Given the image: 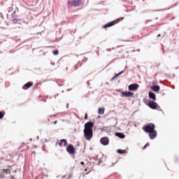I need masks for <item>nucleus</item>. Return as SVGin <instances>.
Instances as JSON below:
<instances>
[{
	"label": "nucleus",
	"mask_w": 179,
	"mask_h": 179,
	"mask_svg": "<svg viewBox=\"0 0 179 179\" xmlns=\"http://www.w3.org/2000/svg\"><path fill=\"white\" fill-rule=\"evenodd\" d=\"M156 126L152 123L144 124L142 127L143 131L146 134H149L150 138L153 140L157 136V131L155 129Z\"/></svg>",
	"instance_id": "nucleus-1"
},
{
	"label": "nucleus",
	"mask_w": 179,
	"mask_h": 179,
	"mask_svg": "<svg viewBox=\"0 0 179 179\" xmlns=\"http://www.w3.org/2000/svg\"><path fill=\"white\" fill-rule=\"evenodd\" d=\"M94 124L92 122H87L85 124L84 138L87 141H90L93 138V127Z\"/></svg>",
	"instance_id": "nucleus-2"
},
{
	"label": "nucleus",
	"mask_w": 179,
	"mask_h": 179,
	"mask_svg": "<svg viewBox=\"0 0 179 179\" xmlns=\"http://www.w3.org/2000/svg\"><path fill=\"white\" fill-rule=\"evenodd\" d=\"M69 5H71V6H80L83 2L82 0H71L68 1Z\"/></svg>",
	"instance_id": "nucleus-3"
},
{
	"label": "nucleus",
	"mask_w": 179,
	"mask_h": 179,
	"mask_svg": "<svg viewBox=\"0 0 179 179\" xmlns=\"http://www.w3.org/2000/svg\"><path fill=\"white\" fill-rule=\"evenodd\" d=\"M120 19H117L114 21H112L110 22H108L103 25V29H108V27H113L115 24H117V23H119Z\"/></svg>",
	"instance_id": "nucleus-4"
},
{
	"label": "nucleus",
	"mask_w": 179,
	"mask_h": 179,
	"mask_svg": "<svg viewBox=\"0 0 179 179\" xmlns=\"http://www.w3.org/2000/svg\"><path fill=\"white\" fill-rule=\"evenodd\" d=\"M147 106H148V107L152 110H157V107H159V105L155 101H149Z\"/></svg>",
	"instance_id": "nucleus-5"
},
{
	"label": "nucleus",
	"mask_w": 179,
	"mask_h": 179,
	"mask_svg": "<svg viewBox=\"0 0 179 179\" xmlns=\"http://www.w3.org/2000/svg\"><path fill=\"white\" fill-rule=\"evenodd\" d=\"M66 152L69 153V155H75V148L72 145V144H69L66 148Z\"/></svg>",
	"instance_id": "nucleus-6"
},
{
	"label": "nucleus",
	"mask_w": 179,
	"mask_h": 179,
	"mask_svg": "<svg viewBox=\"0 0 179 179\" xmlns=\"http://www.w3.org/2000/svg\"><path fill=\"white\" fill-rule=\"evenodd\" d=\"M138 89H139V85L138 84L134 83L128 86V90L130 92H134L135 90H138Z\"/></svg>",
	"instance_id": "nucleus-7"
},
{
	"label": "nucleus",
	"mask_w": 179,
	"mask_h": 179,
	"mask_svg": "<svg viewBox=\"0 0 179 179\" xmlns=\"http://www.w3.org/2000/svg\"><path fill=\"white\" fill-rule=\"evenodd\" d=\"M100 143L101 145H103V146H107V145L110 143V140H108V137H102L100 139Z\"/></svg>",
	"instance_id": "nucleus-8"
},
{
	"label": "nucleus",
	"mask_w": 179,
	"mask_h": 179,
	"mask_svg": "<svg viewBox=\"0 0 179 179\" xmlns=\"http://www.w3.org/2000/svg\"><path fill=\"white\" fill-rule=\"evenodd\" d=\"M8 176V169L0 170V179L5 178Z\"/></svg>",
	"instance_id": "nucleus-9"
},
{
	"label": "nucleus",
	"mask_w": 179,
	"mask_h": 179,
	"mask_svg": "<svg viewBox=\"0 0 179 179\" xmlns=\"http://www.w3.org/2000/svg\"><path fill=\"white\" fill-rule=\"evenodd\" d=\"M122 97H132L134 96V92L129 91H124L122 92Z\"/></svg>",
	"instance_id": "nucleus-10"
},
{
	"label": "nucleus",
	"mask_w": 179,
	"mask_h": 179,
	"mask_svg": "<svg viewBox=\"0 0 179 179\" xmlns=\"http://www.w3.org/2000/svg\"><path fill=\"white\" fill-rule=\"evenodd\" d=\"M33 85H34L33 82H28L23 85L22 89L23 90H27V89H30V87H31Z\"/></svg>",
	"instance_id": "nucleus-11"
},
{
	"label": "nucleus",
	"mask_w": 179,
	"mask_h": 179,
	"mask_svg": "<svg viewBox=\"0 0 179 179\" xmlns=\"http://www.w3.org/2000/svg\"><path fill=\"white\" fill-rule=\"evenodd\" d=\"M63 145L64 146H66V145H68V141H66V139L60 140V142L59 143V146H62Z\"/></svg>",
	"instance_id": "nucleus-12"
},
{
	"label": "nucleus",
	"mask_w": 179,
	"mask_h": 179,
	"mask_svg": "<svg viewBox=\"0 0 179 179\" xmlns=\"http://www.w3.org/2000/svg\"><path fill=\"white\" fill-rule=\"evenodd\" d=\"M151 90H152V92H159L160 87L159 85H154L151 87Z\"/></svg>",
	"instance_id": "nucleus-13"
},
{
	"label": "nucleus",
	"mask_w": 179,
	"mask_h": 179,
	"mask_svg": "<svg viewBox=\"0 0 179 179\" xmlns=\"http://www.w3.org/2000/svg\"><path fill=\"white\" fill-rule=\"evenodd\" d=\"M149 97L152 99L153 101H156V94L153 92H149Z\"/></svg>",
	"instance_id": "nucleus-14"
},
{
	"label": "nucleus",
	"mask_w": 179,
	"mask_h": 179,
	"mask_svg": "<svg viewBox=\"0 0 179 179\" xmlns=\"http://www.w3.org/2000/svg\"><path fill=\"white\" fill-rule=\"evenodd\" d=\"M104 111H106V108H99V109H98V114H99V115H103V114H104Z\"/></svg>",
	"instance_id": "nucleus-15"
},
{
	"label": "nucleus",
	"mask_w": 179,
	"mask_h": 179,
	"mask_svg": "<svg viewBox=\"0 0 179 179\" xmlns=\"http://www.w3.org/2000/svg\"><path fill=\"white\" fill-rule=\"evenodd\" d=\"M122 73H124V71H120V73L116 74L115 76H113L111 79V81L113 82V80H114L115 79H117V78H118V76H120V75H122Z\"/></svg>",
	"instance_id": "nucleus-16"
},
{
	"label": "nucleus",
	"mask_w": 179,
	"mask_h": 179,
	"mask_svg": "<svg viewBox=\"0 0 179 179\" xmlns=\"http://www.w3.org/2000/svg\"><path fill=\"white\" fill-rule=\"evenodd\" d=\"M115 136L120 138V139H124V138H125V135H124V134L122 133H116Z\"/></svg>",
	"instance_id": "nucleus-17"
},
{
	"label": "nucleus",
	"mask_w": 179,
	"mask_h": 179,
	"mask_svg": "<svg viewBox=\"0 0 179 179\" xmlns=\"http://www.w3.org/2000/svg\"><path fill=\"white\" fill-rule=\"evenodd\" d=\"M117 152L120 155H124V153H127V150H117Z\"/></svg>",
	"instance_id": "nucleus-18"
},
{
	"label": "nucleus",
	"mask_w": 179,
	"mask_h": 179,
	"mask_svg": "<svg viewBox=\"0 0 179 179\" xmlns=\"http://www.w3.org/2000/svg\"><path fill=\"white\" fill-rule=\"evenodd\" d=\"M5 115V112H0V120H2Z\"/></svg>",
	"instance_id": "nucleus-19"
},
{
	"label": "nucleus",
	"mask_w": 179,
	"mask_h": 179,
	"mask_svg": "<svg viewBox=\"0 0 179 179\" xmlns=\"http://www.w3.org/2000/svg\"><path fill=\"white\" fill-rule=\"evenodd\" d=\"M53 55H58L59 54V51L58 50H56L52 52Z\"/></svg>",
	"instance_id": "nucleus-20"
},
{
	"label": "nucleus",
	"mask_w": 179,
	"mask_h": 179,
	"mask_svg": "<svg viewBox=\"0 0 179 179\" xmlns=\"http://www.w3.org/2000/svg\"><path fill=\"white\" fill-rule=\"evenodd\" d=\"M148 146H149V143H146L145 145V146L143 147V150H145V149H146V148H148Z\"/></svg>",
	"instance_id": "nucleus-21"
},
{
	"label": "nucleus",
	"mask_w": 179,
	"mask_h": 179,
	"mask_svg": "<svg viewBox=\"0 0 179 179\" xmlns=\"http://www.w3.org/2000/svg\"><path fill=\"white\" fill-rule=\"evenodd\" d=\"M17 22H18L17 19L13 20V23H17Z\"/></svg>",
	"instance_id": "nucleus-22"
},
{
	"label": "nucleus",
	"mask_w": 179,
	"mask_h": 179,
	"mask_svg": "<svg viewBox=\"0 0 179 179\" xmlns=\"http://www.w3.org/2000/svg\"><path fill=\"white\" fill-rule=\"evenodd\" d=\"M88 117H87V113L85 114V120H87Z\"/></svg>",
	"instance_id": "nucleus-23"
},
{
	"label": "nucleus",
	"mask_w": 179,
	"mask_h": 179,
	"mask_svg": "<svg viewBox=\"0 0 179 179\" xmlns=\"http://www.w3.org/2000/svg\"><path fill=\"white\" fill-rule=\"evenodd\" d=\"M67 178H71V177H72V174H69V176H67Z\"/></svg>",
	"instance_id": "nucleus-24"
},
{
	"label": "nucleus",
	"mask_w": 179,
	"mask_h": 179,
	"mask_svg": "<svg viewBox=\"0 0 179 179\" xmlns=\"http://www.w3.org/2000/svg\"><path fill=\"white\" fill-rule=\"evenodd\" d=\"M80 164H81L82 166H85V162H80Z\"/></svg>",
	"instance_id": "nucleus-25"
},
{
	"label": "nucleus",
	"mask_w": 179,
	"mask_h": 179,
	"mask_svg": "<svg viewBox=\"0 0 179 179\" xmlns=\"http://www.w3.org/2000/svg\"><path fill=\"white\" fill-rule=\"evenodd\" d=\"M66 108H69V103L66 104Z\"/></svg>",
	"instance_id": "nucleus-26"
},
{
	"label": "nucleus",
	"mask_w": 179,
	"mask_h": 179,
	"mask_svg": "<svg viewBox=\"0 0 179 179\" xmlns=\"http://www.w3.org/2000/svg\"><path fill=\"white\" fill-rule=\"evenodd\" d=\"M57 122H58V121L56 120V121H55V122H53V124H57Z\"/></svg>",
	"instance_id": "nucleus-27"
},
{
	"label": "nucleus",
	"mask_w": 179,
	"mask_h": 179,
	"mask_svg": "<svg viewBox=\"0 0 179 179\" xmlns=\"http://www.w3.org/2000/svg\"><path fill=\"white\" fill-rule=\"evenodd\" d=\"M50 117H56V115H50Z\"/></svg>",
	"instance_id": "nucleus-28"
},
{
	"label": "nucleus",
	"mask_w": 179,
	"mask_h": 179,
	"mask_svg": "<svg viewBox=\"0 0 179 179\" xmlns=\"http://www.w3.org/2000/svg\"><path fill=\"white\" fill-rule=\"evenodd\" d=\"M75 68H76V69H78V66H76Z\"/></svg>",
	"instance_id": "nucleus-29"
},
{
	"label": "nucleus",
	"mask_w": 179,
	"mask_h": 179,
	"mask_svg": "<svg viewBox=\"0 0 179 179\" xmlns=\"http://www.w3.org/2000/svg\"><path fill=\"white\" fill-rule=\"evenodd\" d=\"M157 37H160V34H159V35L157 36Z\"/></svg>",
	"instance_id": "nucleus-30"
},
{
	"label": "nucleus",
	"mask_w": 179,
	"mask_h": 179,
	"mask_svg": "<svg viewBox=\"0 0 179 179\" xmlns=\"http://www.w3.org/2000/svg\"><path fill=\"white\" fill-rule=\"evenodd\" d=\"M65 177H66V176H63V178H65Z\"/></svg>",
	"instance_id": "nucleus-31"
},
{
	"label": "nucleus",
	"mask_w": 179,
	"mask_h": 179,
	"mask_svg": "<svg viewBox=\"0 0 179 179\" xmlns=\"http://www.w3.org/2000/svg\"><path fill=\"white\" fill-rule=\"evenodd\" d=\"M124 18H121V20H122Z\"/></svg>",
	"instance_id": "nucleus-32"
}]
</instances>
